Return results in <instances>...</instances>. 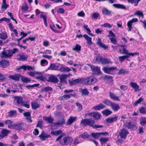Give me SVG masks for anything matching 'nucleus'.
<instances>
[{"mask_svg":"<svg viewBox=\"0 0 146 146\" xmlns=\"http://www.w3.org/2000/svg\"><path fill=\"white\" fill-rule=\"evenodd\" d=\"M17 50V49L15 48L13 50H7L3 51L1 53V57L3 58H8L11 57L13 54H14Z\"/></svg>","mask_w":146,"mask_h":146,"instance_id":"f257e3e1","label":"nucleus"},{"mask_svg":"<svg viewBox=\"0 0 146 146\" xmlns=\"http://www.w3.org/2000/svg\"><path fill=\"white\" fill-rule=\"evenodd\" d=\"M95 123L94 120H92L90 119H82L80 122V125L86 127L88 126L90 127H92V124H94Z\"/></svg>","mask_w":146,"mask_h":146,"instance_id":"f03ea898","label":"nucleus"},{"mask_svg":"<svg viewBox=\"0 0 146 146\" xmlns=\"http://www.w3.org/2000/svg\"><path fill=\"white\" fill-rule=\"evenodd\" d=\"M82 81L84 82L85 84L90 85L96 83L97 80L94 77L90 76L86 79H83Z\"/></svg>","mask_w":146,"mask_h":146,"instance_id":"7ed1b4c3","label":"nucleus"},{"mask_svg":"<svg viewBox=\"0 0 146 146\" xmlns=\"http://www.w3.org/2000/svg\"><path fill=\"white\" fill-rule=\"evenodd\" d=\"M95 62L96 63H101L103 64L111 63L107 58H103L101 56L96 57L95 59Z\"/></svg>","mask_w":146,"mask_h":146,"instance_id":"20e7f679","label":"nucleus"},{"mask_svg":"<svg viewBox=\"0 0 146 146\" xmlns=\"http://www.w3.org/2000/svg\"><path fill=\"white\" fill-rule=\"evenodd\" d=\"M50 133L51 135H55L57 136L59 134H61L56 139V141H57L60 140L62 137L66 135V134L64 133H62V130H59L56 131H52Z\"/></svg>","mask_w":146,"mask_h":146,"instance_id":"39448f33","label":"nucleus"},{"mask_svg":"<svg viewBox=\"0 0 146 146\" xmlns=\"http://www.w3.org/2000/svg\"><path fill=\"white\" fill-rule=\"evenodd\" d=\"M73 141V139L69 136L65 137L63 138V140H60L59 141V143L62 145H68V143H71Z\"/></svg>","mask_w":146,"mask_h":146,"instance_id":"423d86ee","label":"nucleus"},{"mask_svg":"<svg viewBox=\"0 0 146 146\" xmlns=\"http://www.w3.org/2000/svg\"><path fill=\"white\" fill-rule=\"evenodd\" d=\"M83 79H82L80 78H77L76 79H73L72 78L71 80H69L68 82L69 83L70 85L72 86L74 85H76V84H78L80 83H81Z\"/></svg>","mask_w":146,"mask_h":146,"instance_id":"0eeeda50","label":"nucleus"},{"mask_svg":"<svg viewBox=\"0 0 146 146\" xmlns=\"http://www.w3.org/2000/svg\"><path fill=\"white\" fill-rule=\"evenodd\" d=\"M129 132L124 128L120 130V132L119 134V136L122 139L126 138L127 135L129 134Z\"/></svg>","mask_w":146,"mask_h":146,"instance_id":"6e6552de","label":"nucleus"},{"mask_svg":"<svg viewBox=\"0 0 146 146\" xmlns=\"http://www.w3.org/2000/svg\"><path fill=\"white\" fill-rule=\"evenodd\" d=\"M116 69L117 68L115 67H111L108 68L107 67H105L103 68L102 70L106 73L111 74L112 72Z\"/></svg>","mask_w":146,"mask_h":146,"instance_id":"1a4fd4ad","label":"nucleus"},{"mask_svg":"<svg viewBox=\"0 0 146 146\" xmlns=\"http://www.w3.org/2000/svg\"><path fill=\"white\" fill-rule=\"evenodd\" d=\"M10 131L6 129H3L0 133V139H2L8 136Z\"/></svg>","mask_w":146,"mask_h":146,"instance_id":"9d476101","label":"nucleus"},{"mask_svg":"<svg viewBox=\"0 0 146 146\" xmlns=\"http://www.w3.org/2000/svg\"><path fill=\"white\" fill-rule=\"evenodd\" d=\"M57 78L55 75H51L48 78V81L54 83H56L58 82Z\"/></svg>","mask_w":146,"mask_h":146,"instance_id":"9b49d317","label":"nucleus"},{"mask_svg":"<svg viewBox=\"0 0 146 146\" xmlns=\"http://www.w3.org/2000/svg\"><path fill=\"white\" fill-rule=\"evenodd\" d=\"M138 21V19L136 18L132 19L131 20L129 21L127 23V25L129 29L128 31H130L131 30V29H132V25L133 23L137 22Z\"/></svg>","mask_w":146,"mask_h":146,"instance_id":"f8f14e48","label":"nucleus"},{"mask_svg":"<svg viewBox=\"0 0 146 146\" xmlns=\"http://www.w3.org/2000/svg\"><path fill=\"white\" fill-rule=\"evenodd\" d=\"M92 70L96 74H99L101 72L100 68L98 66H95L92 65H89Z\"/></svg>","mask_w":146,"mask_h":146,"instance_id":"ddd939ff","label":"nucleus"},{"mask_svg":"<svg viewBox=\"0 0 146 146\" xmlns=\"http://www.w3.org/2000/svg\"><path fill=\"white\" fill-rule=\"evenodd\" d=\"M96 44L100 47L103 48L104 49L107 50L108 48V45L102 44L101 39L99 38H98V40L96 42Z\"/></svg>","mask_w":146,"mask_h":146,"instance_id":"4468645a","label":"nucleus"},{"mask_svg":"<svg viewBox=\"0 0 146 146\" xmlns=\"http://www.w3.org/2000/svg\"><path fill=\"white\" fill-rule=\"evenodd\" d=\"M59 67V65H56L55 64L51 63L48 69L50 70H58Z\"/></svg>","mask_w":146,"mask_h":146,"instance_id":"2eb2a0df","label":"nucleus"},{"mask_svg":"<svg viewBox=\"0 0 146 146\" xmlns=\"http://www.w3.org/2000/svg\"><path fill=\"white\" fill-rule=\"evenodd\" d=\"M9 65V62L5 60L0 61V67L4 68L8 66Z\"/></svg>","mask_w":146,"mask_h":146,"instance_id":"dca6fc26","label":"nucleus"},{"mask_svg":"<svg viewBox=\"0 0 146 146\" xmlns=\"http://www.w3.org/2000/svg\"><path fill=\"white\" fill-rule=\"evenodd\" d=\"M58 71L62 72H68L71 71V69L69 67L64 66L62 65L59 69Z\"/></svg>","mask_w":146,"mask_h":146,"instance_id":"f3484780","label":"nucleus"},{"mask_svg":"<svg viewBox=\"0 0 146 146\" xmlns=\"http://www.w3.org/2000/svg\"><path fill=\"white\" fill-rule=\"evenodd\" d=\"M102 14L105 15L111 16V11L107 9L104 7L102 10Z\"/></svg>","mask_w":146,"mask_h":146,"instance_id":"a211bd4d","label":"nucleus"},{"mask_svg":"<svg viewBox=\"0 0 146 146\" xmlns=\"http://www.w3.org/2000/svg\"><path fill=\"white\" fill-rule=\"evenodd\" d=\"M76 117L70 116L67 121L66 125H71L74 122L76 119Z\"/></svg>","mask_w":146,"mask_h":146,"instance_id":"6ab92c4d","label":"nucleus"},{"mask_svg":"<svg viewBox=\"0 0 146 146\" xmlns=\"http://www.w3.org/2000/svg\"><path fill=\"white\" fill-rule=\"evenodd\" d=\"M106 108V106L102 103L100 104L99 105L93 107L92 108L96 110H99L101 109H103Z\"/></svg>","mask_w":146,"mask_h":146,"instance_id":"aec40b11","label":"nucleus"},{"mask_svg":"<svg viewBox=\"0 0 146 146\" xmlns=\"http://www.w3.org/2000/svg\"><path fill=\"white\" fill-rule=\"evenodd\" d=\"M130 85L134 89L135 91H137L139 90V86L136 83L131 82L130 83Z\"/></svg>","mask_w":146,"mask_h":146,"instance_id":"412c9836","label":"nucleus"},{"mask_svg":"<svg viewBox=\"0 0 146 146\" xmlns=\"http://www.w3.org/2000/svg\"><path fill=\"white\" fill-rule=\"evenodd\" d=\"M112 109L114 111H117L120 109V107L118 104L113 103L111 106Z\"/></svg>","mask_w":146,"mask_h":146,"instance_id":"4be33fe9","label":"nucleus"},{"mask_svg":"<svg viewBox=\"0 0 146 146\" xmlns=\"http://www.w3.org/2000/svg\"><path fill=\"white\" fill-rule=\"evenodd\" d=\"M70 96L68 94H65L58 98V100L60 101H64L70 99Z\"/></svg>","mask_w":146,"mask_h":146,"instance_id":"5701e85b","label":"nucleus"},{"mask_svg":"<svg viewBox=\"0 0 146 146\" xmlns=\"http://www.w3.org/2000/svg\"><path fill=\"white\" fill-rule=\"evenodd\" d=\"M80 92L82 94L83 96H87L89 95V92L86 88L82 89L80 88L79 89Z\"/></svg>","mask_w":146,"mask_h":146,"instance_id":"b1692460","label":"nucleus"},{"mask_svg":"<svg viewBox=\"0 0 146 146\" xmlns=\"http://www.w3.org/2000/svg\"><path fill=\"white\" fill-rule=\"evenodd\" d=\"M19 78H21V80L23 83H27L31 81V80L29 78L24 77L20 74H19Z\"/></svg>","mask_w":146,"mask_h":146,"instance_id":"393cba45","label":"nucleus"},{"mask_svg":"<svg viewBox=\"0 0 146 146\" xmlns=\"http://www.w3.org/2000/svg\"><path fill=\"white\" fill-rule=\"evenodd\" d=\"M109 94L110 97L111 99L116 101H120L119 97L116 96L113 93L110 92Z\"/></svg>","mask_w":146,"mask_h":146,"instance_id":"a878e982","label":"nucleus"},{"mask_svg":"<svg viewBox=\"0 0 146 146\" xmlns=\"http://www.w3.org/2000/svg\"><path fill=\"white\" fill-rule=\"evenodd\" d=\"M83 36L87 41V43L88 44L91 45L92 44V38L90 37L86 34H84L83 35Z\"/></svg>","mask_w":146,"mask_h":146,"instance_id":"bb28decb","label":"nucleus"},{"mask_svg":"<svg viewBox=\"0 0 146 146\" xmlns=\"http://www.w3.org/2000/svg\"><path fill=\"white\" fill-rule=\"evenodd\" d=\"M113 6L117 8L124 10L126 9V8L123 5H121L119 4H114L113 5Z\"/></svg>","mask_w":146,"mask_h":146,"instance_id":"cd10ccee","label":"nucleus"},{"mask_svg":"<svg viewBox=\"0 0 146 146\" xmlns=\"http://www.w3.org/2000/svg\"><path fill=\"white\" fill-rule=\"evenodd\" d=\"M19 60L22 61H25L27 60L28 56L27 54H19Z\"/></svg>","mask_w":146,"mask_h":146,"instance_id":"c85d7f7f","label":"nucleus"},{"mask_svg":"<svg viewBox=\"0 0 146 146\" xmlns=\"http://www.w3.org/2000/svg\"><path fill=\"white\" fill-rule=\"evenodd\" d=\"M125 126L128 129H133L134 128L137 129V127L134 124H131L130 122H129L125 125Z\"/></svg>","mask_w":146,"mask_h":146,"instance_id":"c756f323","label":"nucleus"},{"mask_svg":"<svg viewBox=\"0 0 146 146\" xmlns=\"http://www.w3.org/2000/svg\"><path fill=\"white\" fill-rule=\"evenodd\" d=\"M65 120L64 118H61L57 122L54 123L55 125H60L65 123Z\"/></svg>","mask_w":146,"mask_h":146,"instance_id":"7c9ffc66","label":"nucleus"},{"mask_svg":"<svg viewBox=\"0 0 146 146\" xmlns=\"http://www.w3.org/2000/svg\"><path fill=\"white\" fill-rule=\"evenodd\" d=\"M118 117L117 116H114L107 119L106 121L108 123H111L117 120Z\"/></svg>","mask_w":146,"mask_h":146,"instance_id":"2f4dec72","label":"nucleus"},{"mask_svg":"<svg viewBox=\"0 0 146 146\" xmlns=\"http://www.w3.org/2000/svg\"><path fill=\"white\" fill-rule=\"evenodd\" d=\"M27 127L26 124L25 123H21L19 124V130H24Z\"/></svg>","mask_w":146,"mask_h":146,"instance_id":"473e14b6","label":"nucleus"},{"mask_svg":"<svg viewBox=\"0 0 146 146\" xmlns=\"http://www.w3.org/2000/svg\"><path fill=\"white\" fill-rule=\"evenodd\" d=\"M8 116L11 117H15L17 115V111L15 110H11L8 112Z\"/></svg>","mask_w":146,"mask_h":146,"instance_id":"72a5a7b5","label":"nucleus"},{"mask_svg":"<svg viewBox=\"0 0 146 146\" xmlns=\"http://www.w3.org/2000/svg\"><path fill=\"white\" fill-rule=\"evenodd\" d=\"M20 69H23L25 70H33V68L29 66L23 65L19 67V70Z\"/></svg>","mask_w":146,"mask_h":146,"instance_id":"f704fd0d","label":"nucleus"},{"mask_svg":"<svg viewBox=\"0 0 146 146\" xmlns=\"http://www.w3.org/2000/svg\"><path fill=\"white\" fill-rule=\"evenodd\" d=\"M93 117L96 120L98 119H100L101 115L100 113L96 112H94L92 114Z\"/></svg>","mask_w":146,"mask_h":146,"instance_id":"c9c22d12","label":"nucleus"},{"mask_svg":"<svg viewBox=\"0 0 146 146\" xmlns=\"http://www.w3.org/2000/svg\"><path fill=\"white\" fill-rule=\"evenodd\" d=\"M83 27L84 29H86V30L87 31V33L89 35H90V36H94V35L90 33V32H91L90 29L88 28V26L87 25H85L84 24V25H83Z\"/></svg>","mask_w":146,"mask_h":146,"instance_id":"e433bc0d","label":"nucleus"},{"mask_svg":"<svg viewBox=\"0 0 146 146\" xmlns=\"http://www.w3.org/2000/svg\"><path fill=\"white\" fill-rule=\"evenodd\" d=\"M140 124L144 126L146 125V117H141L140 119Z\"/></svg>","mask_w":146,"mask_h":146,"instance_id":"4c0bfd02","label":"nucleus"},{"mask_svg":"<svg viewBox=\"0 0 146 146\" xmlns=\"http://www.w3.org/2000/svg\"><path fill=\"white\" fill-rule=\"evenodd\" d=\"M102 113L104 115L108 116L111 114L112 112L108 109H106L102 111Z\"/></svg>","mask_w":146,"mask_h":146,"instance_id":"58836bf2","label":"nucleus"},{"mask_svg":"<svg viewBox=\"0 0 146 146\" xmlns=\"http://www.w3.org/2000/svg\"><path fill=\"white\" fill-rule=\"evenodd\" d=\"M141 0H127V2L131 4H134L135 6H137Z\"/></svg>","mask_w":146,"mask_h":146,"instance_id":"ea45409f","label":"nucleus"},{"mask_svg":"<svg viewBox=\"0 0 146 146\" xmlns=\"http://www.w3.org/2000/svg\"><path fill=\"white\" fill-rule=\"evenodd\" d=\"M9 77L11 79L14 80H18V74H15L12 75H10L9 76Z\"/></svg>","mask_w":146,"mask_h":146,"instance_id":"a19ab883","label":"nucleus"},{"mask_svg":"<svg viewBox=\"0 0 146 146\" xmlns=\"http://www.w3.org/2000/svg\"><path fill=\"white\" fill-rule=\"evenodd\" d=\"M103 102L106 105L108 106H111L113 103L108 99H106L104 100L103 101Z\"/></svg>","mask_w":146,"mask_h":146,"instance_id":"79ce46f5","label":"nucleus"},{"mask_svg":"<svg viewBox=\"0 0 146 146\" xmlns=\"http://www.w3.org/2000/svg\"><path fill=\"white\" fill-rule=\"evenodd\" d=\"M31 106L32 109H36L39 108V105L35 102H32L31 103Z\"/></svg>","mask_w":146,"mask_h":146,"instance_id":"37998d69","label":"nucleus"},{"mask_svg":"<svg viewBox=\"0 0 146 146\" xmlns=\"http://www.w3.org/2000/svg\"><path fill=\"white\" fill-rule=\"evenodd\" d=\"M53 90L52 88L49 86L44 88L41 89V91L42 92H46L48 91H52Z\"/></svg>","mask_w":146,"mask_h":146,"instance_id":"c03bdc74","label":"nucleus"},{"mask_svg":"<svg viewBox=\"0 0 146 146\" xmlns=\"http://www.w3.org/2000/svg\"><path fill=\"white\" fill-rule=\"evenodd\" d=\"M43 119L44 120L48 121L49 123H52L53 121V119L50 117H44Z\"/></svg>","mask_w":146,"mask_h":146,"instance_id":"a18cd8bd","label":"nucleus"},{"mask_svg":"<svg viewBox=\"0 0 146 146\" xmlns=\"http://www.w3.org/2000/svg\"><path fill=\"white\" fill-rule=\"evenodd\" d=\"M7 38V33H0V38L3 40H5Z\"/></svg>","mask_w":146,"mask_h":146,"instance_id":"49530a36","label":"nucleus"},{"mask_svg":"<svg viewBox=\"0 0 146 146\" xmlns=\"http://www.w3.org/2000/svg\"><path fill=\"white\" fill-rule=\"evenodd\" d=\"M100 132L96 133H92L91 134V135L96 139H98L100 136Z\"/></svg>","mask_w":146,"mask_h":146,"instance_id":"de8ad7c7","label":"nucleus"},{"mask_svg":"<svg viewBox=\"0 0 146 146\" xmlns=\"http://www.w3.org/2000/svg\"><path fill=\"white\" fill-rule=\"evenodd\" d=\"M128 58H129V56H127V55L120 56L119 57V61L121 62H122L125 59H127Z\"/></svg>","mask_w":146,"mask_h":146,"instance_id":"09e8293b","label":"nucleus"},{"mask_svg":"<svg viewBox=\"0 0 146 146\" xmlns=\"http://www.w3.org/2000/svg\"><path fill=\"white\" fill-rule=\"evenodd\" d=\"M41 140L44 141L46 139V133H44L43 131L42 133L39 136Z\"/></svg>","mask_w":146,"mask_h":146,"instance_id":"8fccbe9b","label":"nucleus"},{"mask_svg":"<svg viewBox=\"0 0 146 146\" xmlns=\"http://www.w3.org/2000/svg\"><path fill=\"white\" fill-rule=\"evenodd\" d=\"M81 46L78 44H76L75 47L72 48V50H74L76 51H80L81 50Z\"/></svg>","mask_w":146,"mask_h":146,"instance_id":"3c124183","label":"nucleus"},{"mask_svg":"<svg viewBox=\"0 0 146 146\" xmlns=\"http://www.w3.org/2000/svg\"><path fill=\"white\" fill-rule=\"evenodd\" d=\"M90 135L89 134L87 133H84L83 134L80 135L79 137H81L83 139H85L89 138L90 137Z\"/></svg>","mask_w":146,"mask_h":146,"instance_id":"603ef678","label":"nucleus"},{"mask_svg":"<svg viewBox=\"0 0 146 146\" xmlns=\"http://www.w3.org/2000/svg\"><path fill=\"white\" fill-rule=\"evenodd\" d=\"M67 76L66 74H62L59 77L60 81L61 82H63L64 81V80L67 78Z\"/></svg>","mask_w":146,"mask_h":146,"instance_id":"864d4df0","label":"nucleus"},{"mask_svg":"<svg viewBox=\"0 0 146 146\" xmlns=\"http://www.w3.org/2000/svg\"><path fill=\"white\" fill-rule=\"evenodd\" d=\"M100 14L96 12L92 14V18L93 19H97L98 18Z\"/></svg>","mask_w":146,"mask_h":146,"instance_id":"5fc2aeb1","label":"nucleus"},{"mask_svg":"<svg viewBox=\"0 0 146 146\" xmlns=\"http://www.w3.org/2000/svg\"><path fill=\"white\" fill-rule=\"evenodd\" d=\"M108 140V138H102L100 139V141L102 145L103 144L106 143Z\"/></svg>","mask_w":146,"mask_h":146,"instance_id":"6e6d98bb","label":"nucleus"},{"mask_svg":"<svg viewBox=\"0 0 146 146\" xmlns=\"http://www.w3.org/2000/svg\"><path fill=\"white\" fill-rule=\"evenodd\" d=\"M43 121L42 120L38 121L36 125V127H39L41 129L43 125Z\"/></svg>","mask_w":146,"mask_h":146,"instance_id":"4d7b16f0","label":"nucleus"},{"mask_svg":"<svg viewBox=\"0 0 146 146\" xmlns=\"http://www.w3.org/2000/svg\"><path fill=\"white\" fill-rule=\"evenodd\" d=\"M41 64L42 66L47 65L48 64V61L45 59L42 60L40 61Z\"/></svg>","mask_w":146,"mask_h":146,"instance_id":"13d9d810","label":"nucleus"},{"mask_svg":"<svg viewBox=\"0 0 146 146\" xmlns=\"http://www.w3.org/2000/svg\"><path fill=\"white\" fill-rule=\"evenodd\" d=\"M104 79L110 80L111 81H112L113 80V77L110 76L105 75L104 76Z\"/></svg>","mask_w":146,"mask_h":146,"instance_id":"bf43d9fd","label":"nucleus"},{"mask_svg":"<svg viewBox=\"0 0 146 146\" xmlns=\"http://www.w3.org/2000/svg\"><path fill=\"white\" fill-rule=\"evenodd\" d=\"M135 15H137L139 16H141L142 18L143 17V14L142 12L139 11H137L135 14Z\"/></svg>","mask_w":146,"mask_h":146,"instance_id":"052dcab7","label":"nucleus"},{"mask_svg":"<svg viewBox=\"0 0 146 146\" xmlns=\"http://www.w3.org/2000/svg\"><path fill=\"white\" fill-rule=\"evenodd\" d=\"M76 105L78 108V110L79 111H81L82 108V106L79 103L77 102L76 103Z\"/></svg>","mask_w":146,"mask_h":146,"instance_id":"680f3d73","label":"nucleus"},{"mask_svg":"<svg viewBox=\"0 0 146 146\" xmlns=\"http://www.w3.org/2000/svg\"><path fill=\"white\" fill-rule=\"evenodd\" d=\"M102 26L105 27H108L109 28H111L112 27L111 25L108 23H104L103 25H102Z\"/></svg>","mask_w":146,"mask_h":146,"instance_id":"e2e57ef3","label":"nucleus"},{"mask_svg":"<svg viewBox=\"0 0 146 146\" xmlns=\"http://www.w3.org/2000/svg\"><path fill=\"white\" fill-rule=\"evenodd\" d=\"M143 99L141 97L138 100L135 101L134 103V105L136 106L138 104H139L143 101Z\"/></svg>","mask_w":146,"mask_h":146,"instance_id":"0e129e2a","label":"nucleus"},{"mask_svg":"<svg viewBox=\"0 0 146 146\" xmlns=\"http://www.w3.org/2000/svg\"><path fill=\"white\" fill-rule=\"evenodd\" d=\"M8 14L9 17H11V19L13 20V21H15L16 24L17 23V22L16 20L14 19L13 15H12L11 13L10 12H8Z\"/></svg>","mask_w":146,"mask_h":146,"instance_id":"69168bd1","label":"nucleus"},{"mask_svg":"<svg viewBox=\"0 0 146 146\" xmlns=\"http://www.w3.org/2000/svg\"><path fill=\"white\" fill-rule=\"evenodd\" d=\"M77 15L79 17H84L85 14L84 12L82 11L79 12L77 13Z\"/></svg>","mask_w":146,"mask_h":146,"instance_id":"338daca9","label":"nucleus"},{"mask_svg":"<svg viewBox=\"0 0 146 146\" xmlns=\"http://www.w3.org/2000/svg\"><path fill=\"white\" fill-rule=\"evenodd\" d=\"M110 39L111 42L115 45L117 44L116 40L115 38H110Z\"/></svg>","mask_w":146,"mask_h":146,"instance_id":"774afa93","label":"nucleus"}]
</instances>
